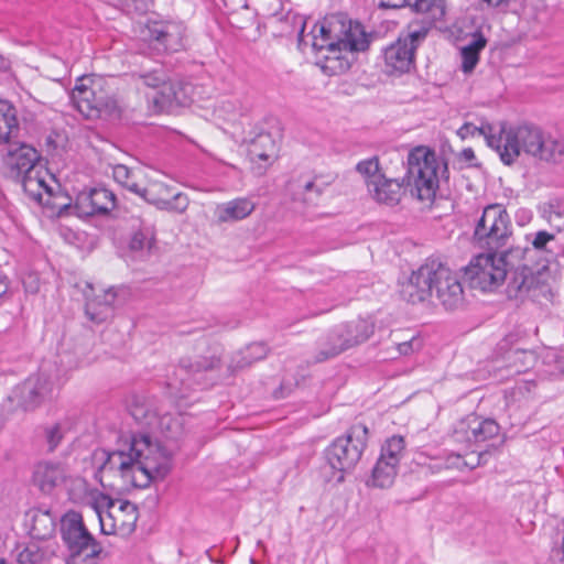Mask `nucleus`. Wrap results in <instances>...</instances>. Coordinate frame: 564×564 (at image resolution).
<instances>
[{
    "instance_id": "obj_1",
    "label": "nucleus",
    "mask_w": 564,
    "mask_h": 564,
    "mask_svg": "<svg viewBox=\"0 0 564 564\" xmlns=\"http://www.w3.org/2000/svg\"><path fill=\"white\" fill-rule=\"evenodd\" d=\"M498 139L496 152L505 165H512L521 153L547 162L555 158V143L546 141L543 131L532 123L508 126L500 122Z\"/></svg>"
},
{
    "instance_id": "obj_58",
    "label": "nucleus",
    "mask_w": 564,
    "mask_h": 564,
    "mask_svg": "<svg viewBox=\"0 0 564 564\" xmlns=\"http://www.w3.org/2000/svg\"><path fill=\"white\" fill-rule=\"evenodd\" d=\"M132 415L135 420H141V417H145L147 415L143 413V410L142 408H139V406H135L133 410H132Z\"/></svg>"
},
{
    "instance_id": "obj_31",
    "label": "nucleus",
    "mask_w": 564,
    "mask_h": 564,
    "mask_svg": "<svg viewBox=\"0 0 564 564\" xmlns=\"http://www.w3.org/2000/svg\"><path fill=\"white\" fill-rule=\"evenodd\" d=\"M256 208L249 198H236L217 207L216 215L220 223H232L248 217Z\"/></svg>"
},
{
    "instance_id": "obj_9",
    "label": "nucleus",
    "mask_w": 564,
    "mask_h": 564,
    "mask_svg": "<svg viewBox=\"0 0 564 564\" xmlns=\"http://www.w3.org/2000/svg\"><path fill=\"white\" fill-rule=\"evenodd\" d=\"M465 276L471 289L481 291L498 288L507 278L506 268L499 265L491 251L476 256L465 269Z\"/></svg>"
},
{
    "instance_id": "obj_34",
    "label": "nucleus",
    "mask_w": 564,
    "mask_h": 564,
    "mask_svg": "<svg viewBox=\"0 0 564 564\" xmlns=\"http://www.w3.org/2000/svg\"><path fill=\"white\" fill-rule=\"evenodd\" d=\"M457 134L463 140L476 134L484 135L489 148L496 151L497 147H499V127L497 128L489 122H481L480 126H477L473 122H465L457 130Z\"/></svg>"
},
{
    "instance_id": "obj_43",
    "label": "nucleus",
    "mask_w": 564,
    "mask_h": 564,
    "mask_svg": "<svg viewBox=\"0 0 564 564\" xmlns=\"http://www.w3.org/2000/svg\"><path fill=\"white\" fill-rule=\"evenodd\" d=\"M112 175L116 182L144 199H147L148 195L152 194V188H140L139 185L132 181L131 170L123 164L116 165L112 170Z\"/></svg>"
},
{
    "instance_id": "obj_48",
    "label": "nucleus",
    "mask_w": 564,
    "mask_h": 564,
    "mask_svg": "<svg viewBox=\"0 0 564 564\" xmlns=\"http://www.w3.org/2000/svg\"><path fill=\"white\" fill-rule=\"evenodd\" d=\"M497 447L494 444L487 445V447L482 451H473L468 455V459H463L459 455L457 456L458 460H462V464L470 469L485 464L487 462V456L495 452Z\"/></svg>"
},
{
    "instance_id": "obj_19",
    "label": "nucleus",
    "mask_w": 564,
    "mask_h": 564,
    "mask_svg": "<svg viewBox=\"0 0 564 564\" xmlns=\"http://www.w3.org/2000/svg\"><path fill=\"white\" fill-rule=\"evenodd\" d=\"M422 37H397L384 50V62L389 73L403 74L414 64V53Z\"/></svg>"
},
{
    "instance_id": "obj_18",
    "label": "nucleus",
    "mask_w": 564,
    "mask_h": 564,
    "mask_svg": "<svg viewBox=\"0 0 564 564\" xmlns=\"http://www.w3.org/2000/svg\"><path fill=\"white\" fill-rule=\"evenodd\" d=\"M115 205L116 198L112 192L106 188H90L77 195L74 209L79 217H90L108 214Z\"/></svg>"
},
{
    "instance_id": "obj_7",
    "label": "nucleus",
    "mask_w": 564,
    "mask_h": 564,
    "mask_svg": "<svg viewBox=\"0 0 564 564\" xmlns=\"http://www.w3.org/2000/svg\"><path fill=\"white\" fill-rule=\"evenodd\" d=\"M37 160V151L24 143L11 144L3 156V163L10 169L12 177L21 182L24 191L30 193H34L35 188L47 189L44 180L39 176Z\"/></svg>"
},
{
    "instance_id": "obj_50",
    "label": "nucleus",
    "mask_w": 564,
    "mask_h": 564,
    "mask_svg": "<svg viewBox=\"0 0 564 564\" xmlns=\"http://www.w3.org/2000/svg\"><path fill=\"white\" fill-rule=\"evenodd\" d=\"M269 348L264 343H252L246 348V364L261 360L268 355Z\"/></svg>"
},
{
    "instance_id": "obj_54",
    "label": "nucleus",
    "mask_w": 564,
    "mask_h": 564,
    "mask_svg": "<svg viewBox=\"0 0 564 564\" xmlns=\"http://www.w3.org/2000/svg\"><path fill=\"white\" fill-rule=\"evenodd\" d=\"M412 345V340L400 343L398 350L401 355H409L413 350Z\"/></svg>"
},
{
    "instance_id": "obj_28",
    "label": "nucleus",
    "mask_w": 564,
    "mask_h": 564,
    "mask_svg": "<svg viewBox=\"0 0 564 564\" xmlns=\"http://www.w3.org/2000/svg\"><path fill=\"white\" fill-rule=\"evenodd\" d=\"M405 191L404 184L397 178L382 177L380 181L371 182L368 192L371 197L380 203L394 206L400 203Z\"/></svg>"
},
{
    "instance_id": "obj_13",
    "label": "nucleus",
    "mask_w": 564,
    "mask_h": 564,
    "mask_svg": "<svg viewBox=\"0 0 564 564\" xmlns=\"http://www.w3.org/2000/svg\"><path fill=\"white\" fill-rule=\"evenodd\" d=\"M434 269L432 296L435 295L445 310H457L464 302V291L457 274L438 259H435Z\"/></svg>"
},
{
    "instance_id": "obj_22",
    "label": "nucleus",
    "mask_w": 564,
    "mask_h": 564,
    "mask_svg": "<svg viewBox=\"0 0 564 564\" xmlns=\"http://www.w3.org/2000/svg\"><path fill=\"white\" fill-rule=\"evenodd\" d=\"M286 192L293 202L311 207L318 205L324 186L317 184L316 177L300 175L288 183Z\"/></svg>"
},
{
    "instance_id": "obj_42",
    "label": "nucleus",
    "mask_w": 564,
    "mask_h": 564,
    "mask_svg": "<svg viewBox=\"0 0 564 564\" xmlns=\"http://www.w3.org/2000/svg\"><path fill=\"white\" fill-rule=\"evenodd\" d=\"M129 247L131 251L140 252L142 258L150 256L155 248L154 234L150 229H141L134 232Z\"/></svg>"
},
{
    "instance_id": "obj_12",
    "label": "nucleus",
    "mask_w": 564,
    "mask_h": 564,
    "mask_svg": "<svg viewBox=\"0 0 564 564\" xmlns=\"http://www.w3.org/2000/svg\"><path fill=\"white\" fill-rule=\"evenodd\" d=\"M403 449V437L389 438L381 448L380 457L372 468L371 478L367 484L377 488L390 487L395 479Z\"/></svg>"
},
{
    "instance_id": "obj_8",
    "label": "nucleus",
    "mask_w": 564,
    "mask_h": 564,
    "mask_svg": "<svg viewBox=\"0 0 564 564\" xmlns=\"http://www.w3.org/2000/svg\"><path fill=\"white\" fill-rule=\"evenodd\" d=\"M62 539L73 557L85 554V561L95 560L102 551L99 542L84 524L79 512L68 511L61 521Z\"/></svg>"
},
{
    "instance_id": "obj_30",
    "label": "nucleus",
    "mask_w": 564,
    "mask_h": 564,
    "mask_svg": "<svg viewBox=\"0 0 564 564\" xmlns=\"http://www.w3.org/2000/svg\"><path fill=\"white\" fill-rule=\"evenodd\" d=\"M491 252L495 253L499 265L506 268V275H508L509 271L521 270L522 265H529L527 256L532 252V249L528 246L514 245L512 239L508 246Z\"/></svg>"
},
{
    "instance_id": "obj_55",
    "label": "nucleus",
    "mask_w": 564,
    "mask_h": 564,
    "mask_svg": "<svg viewBox=\"0 0 564 564\" xmlns=\"http://www.w3.org/2000/svg\"><path fill=\"white\" fill-rule=\"evenodd\" d=\"M10 66V59L0 52V72H7Z\"/></svg>"
},
{
    "instance_id": "obj_3",
    "label": "nucleus",
    "mask_w": 564,
    "mask_h": 564,
    "mask_svg": "<svg viewBox=\"0 0 564 564\" xmlns=\"http://www.w3.org/2000/svg\"><path fill=\"white\" fill-rule=\"evenodd\" d=\"M440 171L447 174V163L434 150L420 145L406 159V173L402 178L405 189L421 202H433L438 189Z\"/></svg>"
},
{
    "instance_id": "obj_16",
    "label": "nucleus",
    "mask_w": 564,
    "mask_h": 564,
    "mask_svg": "<svg viewBox=\"0 0 564 564\" xmlns=\"http://www.w3.org/2000/svg\"><path fill=\"white\" fill-rule=\"evenodd\" d=\"M129 445L130 438L122 443L116 451L98 449L94 453V459L100 462L95 477L102 486H105L102 476L106 471L117 473L121 478L128 475L127 473L134 460V451H130Z\"/></svg>"
},
{
    "instance_id": "obj_61",
    "label": "nucleus",
    "mask_w": 564,
    "mask_h": 564,
    "mask_svg": "<svg viewBox=\"0 0 564 564\" xmlns=\"http://www.w3.org/2000/svg\"><path fill=\"white\" fill-rule=\"evenodd\" d=\"M557 552L558 553L562 552L564 554V540L562 541L560 547L557 549ZM563 558H564V556L561 560H563Z\"/></svg>"
},
{
    "instance_id": "obj_20",
    "label": "nucleus",
    "mask_w": 564,
    "mask_h": 564,
    "mask_svg": "<svg viewBox=\"0 0 564 564\" xmlns=\"http://www.w3.org/2000/svg\"><path fill=\"white\" fill-rule=\"evenodd\" d=\"M69 478L65 464L53 460H41L33 467L32 481L41 492L52 494Z\"/></svg>"
},
{
    "instance_id": "obj_40",
    "label": "nucleus",
    "mask_w": 564,
    "mask_h": 564,
    "mask_svg": "<svg viewBox=\"0 0 564 564\" xmlns=\"http://www.w3.org/2000/svg\"><path fill=\"white\" fill-rule=\"evenodd\" d=\"M486 37H475V40L460 48L462 70L465 74L471 73L479 62L480 52L486 47Z\"/></svg>"
},
{
    "instance_id": "obj_63",
    "label": "nucleus",
    "mask_w": 564,
    "mask_h": 564,
    "mask_svg": "<svg viewBox=\"0 0 564 564\" xmlns=\"http://www.w3.org/2000/svg\"><path fill=\"white\" fill-rule=\"evenodd\" d=\"M409 35L416 36V35H421V33H420V32H417V31H414V32L409 33Z\"/></svg>"
},
{
    "instance_id": "obj_27",
    "label": "nucleus",
    "mask_w": 564,
    "mask_h": 564,
    "mask_svg": "<svg viewBox=\"0 0 564 564\" xmlns=\"http://www.w3.org/2000/svg\"><path fill=\"white\" fill-rule=\"evenodd\" d=\"M518 340V336L509 334L498 344V349L506 355V359L509 366L514 369L516 372L521 373L529 370L535 360L533 351L524 348H514L513 345Z\"/></svg>"
},
{
    "instance_id": "obj_57",
    "label": "nucleus",
    "mask_w": 564,
    "mask_h": 564,
    "mask_svg": "<svg viewBox=\"0 0 564 564\" xmlns=\"http://www.w3.org/2000/svg\"><path fill=\"white\" fill-rule=\"evenodd\" d=\"M482 2H486L490 7H502L507 6L510 0H482Z\"/></svg>"
},
{
    "instance_id": "obj_32",
    "label": "nucleus",
    "mask_w": 564,
    "mask_h": 564,
    "mask_svg": "<svg viewBox=\"0 0 564 564\" xmlns=\"http://www.w3.org/2000/svg\"><path fill=\"white\" fill-rule=\"evenodd\" d=\"M191 417L188 415L177 413H165L156 419L158 429L163 437L170 441L181 440L187 432Z\"/></svg>"
},
{
    "instance_id": "obj_5",
    "label": "nucleus",
    "mask_w": 564,
    "mask_h": 564,
    "mask_svg": "<svg viewBox=\"0 0 564 564\" xmlns=\"http://www.w3.org/2000/svg\"><path fill=\"white\" fill-rule=\"evenodd\" d=\"M369 430L362 423L351 425L345 435L337 437L325 451L329 466L341 474L352 470L360 460L368 443ZM340 475L338 480H343Z\"/></svg>"
},
{
    "instance_id": "obj_53",
    "label": "nucleus",
    "mask_w": 564,
    "mask_h": 564,
    "mask_svg": "<svg viewBox=\"0 0 564 564\" xmlns=\"http://www.w3.org/2000/svg\"><path fill=\"white\" fill-rule=\"evenodd\" d=\"M147 28L149 30V35H167V31L163 28L162 24L154 22L152 26L147 24Z\"/></svg>"
},
{
    "instance_id": "obj_25",
    "label": "nucleus",
    "mask_w": 564,
    "mask_h": 564,
    "mask_svg": "<svg viewBox=\"0 0 564 564\" xmlns=\"http://www.w3.org/2000/svg\"><path fill=\"white\" fill-rule=\"evenodd\" d=\"M321 35H372L359 20L343 12L326 15L319 23Z\"/></svg>"
},
{
    "instance_id": "obj_36",
    "label": "nucleus",
    "mask_w": 564,
    "mask_h": 564,
    "mask_svg": "<svg viewBox=\"0 0 564 564\" xmlns=\"http://www.w3.org/2000/svg\"><path fill=\"white\" fill-rule=\"evenodd\" d=\"M142 53L152 56L177 52L183 47L180 37H143Z\"/></svg>"
},
{
    "instance_id": "obj_29",
    "label": "nucleus",
    "mask_w": 564,
    "mask_h": 564,
    "mask_svg": "<svg viewBox=\"0 0 564 564\" xmlns=\"http://www.w3.org/2000/svg\"><path fill=\"white\" fill-rule=\"evenodd\" d=\"M116 299L117 293L113 289H108L102 294L87 299L85 305L86 316L96 324L107 322L113 315Z\"/></svg>"
},
{
    "instance_id": "obj_60",
    "label": "nucleus",
    "mask_w": 564,
    "mask_h": 564,
    "mask_svg": "<svg viewBox=\"0 0 564 564\" xmlns=\"http://www.w3.org/2000/svg\"><path fill=\"white\" fill-rule=\"evenodd\" d=\"M484 30L482 28H479L478 30L474 31V32H470V33H467L466 35H475V36H478V35H484Z\"/></svg>"
},
{
    "instance_id": "obj_10",
    "label": "nucleus",
    "mask_w": 564,
    "mask_h": 564,
    "mask_svg": "<svg viewBox=\"0 0 564 564\" xmlns=\"http://www.w3.org/2000/svg\"><path fill=\"white\" fill-rule=\"evenodd\" d=\"M193 85L180 78L167 79L158 90L148 96L149 108L154 113L172 112L193 100Z\"/></svg>"
},
{
    "instance_id": "obj_59",
    "label": "nucleus",
    "mask_w": 564,
    "mask_h": 564,
    "mask_svg": "<svg viewBox=\"0 0 564 564\" xmlns=\"http://www.w3.org/2000/svg\"><path fill=\"white\" fill-rule=\"evenodd\" d=\"M285 389H286V388H285V386L282 383V384L280 386L279 391H276V392H275L276 398H283V397L285 395V393H284V390H285Z\"/></svg>"
},
{
    "instance_id": "obj_21",
    "label": "nucleus",
    "mask_w": 564,
    "mask_h": 564,
    "mask_svg": "<svg viewBox=\"0 0 564 564\" xmlns=\"http://www.w3.org/2000/svg\"><path fill=\"white\" fill-rule=\"evenodd\" d=\"M74 107L87 119L99 118L109 107V101L85 85H76L70 93Z\"/></svg>"
},
{
    "instance_id": "obj_47",
    "label": "nucleus",
    "mask_w": 564,
    "mask_h": 564,
    "mask_svg": "<svg viewBox=\"0 0 564 564\" xmlns=\"http://www.w3.org/2000/svg\"><path fill=\"white\" fill-rule=\"evenodd\" d=\"M133 77L140 80L144 86L156 90L169 79L167 74L162 67L150 72L134 73Z\"/></svg>"
},
{
    "instance_id": "obj_41",
    "label": "nucleus",
    "mask_w": 564,
    "mask_h": 564,
    "mask_svg": "<svg viewBox=\"0 0 564 564\" xmlns=\"http://www.w3.org/2000/svg\"><path fill=\"white\" fill-rule=\"evenodd\" d=\"M153 191L154 187H152V192ZM145 200L155 205L160 209L174 212L177 214H183L189 205L188 197L181 192L174 194L171 198H158L152 193L148 195Z\"/></svg>"
},
{
    "instance_id": "obj_24",
    "label": "nucleus",
    "mask_w": 564,
    "mask_h": 564,
    "mask_svg": "<svg viewBox=\"0 0 564 564\" xmlns=\"http://www.w3.org/2000/svg\"><path fill=\"white\" fill-rule=\"evenodd\" d=\"M352 339H347L345 328L341 324L334 326L317 343V351L314 355V362L319 364L335 358L345 350L351 348Z\"/></svg>"
},
{
    "instance_id": "obj_35",
    "label": "nucleus",
    "mask_w": 564,
    "mask_h": 564,
    "mask_svg": "<svg viewBox=\"0 0 564 564\" xmlns=\"http://www.w3.org/2000/svg\"><path fill=\"white\" fill-rule=\"evenodd\" d=\"M531 245L533 248L532 250L545 253L544 260L546 264L543 269L550 270L553 263L557 264L558 252L556 251L557 248H554V245H556V238L553 234L545 230L538 231L534 235ZM558 250L562 251V248L558 247Z\"/></svg>"
},
{
    "instance_id": "obj_2",
    "label": "nucleus",
    "mask_w": 564,
    "mask_h": 564,
    "mask_svg": "<svg viewBox=\"0 0 564 564\" xmlns=\"http://www.w3.org/2000/svg\"><path fill=\"white\" fill-rule=\"evenodd\" d=\"M129 449L134 451V460L128 475H124L122 479L133 487L145 488L152 479L164 478L170 473L172 452L159 442L153 443L149 434H132Z\"/></svg>"
},
{
    "instance_id": "obj_39",
    "label": "nucleus",
    "mask_w": 564,
    "mask_h": 564,
    "mask_svg": "<svg viewBox=\"0 0 564 564\" xmlns=\"http://www.w3.org/2000/svg\"><path fill=\"white\" fill-rule=\"evenodd\" d=\"M512 274L508 282L510 296H518L528 293L535 282L533 271L529 265H522L521 270L509 271Z\"/></svg>"
},
{
    "instance_id": "obj_26",
    "label": "nucleus",
    "mask_w": 564,
    "mask_h": 564,
    "mask_svg": "<svg viewBox=\"0 0 564 564\" xmlns=\"http://www.w3.org/2000/svg\"><path fill=\"white\" fill-rule=\"evenodd\" d=\"M221 366V349L218 345L209 346L207 351L193 358H183L180 369L191 376L219 369Z\"/></svg>"
},
{
    "instance_id": "obj_62",
    "label": "nucleus",
    "mask_w": 564,
    "mask_h": 564,
    "mask_svg": "<svg viewBox=\"0 0 564 564\" xmlns=\"http://www.w3.org/2000/svg\"><path fill=\"white\" fill-rule=\"evenodd\" d=\"M26 290L28 291H31V292H36L37 291V286H26Z\"/></svg>"
},
{
    "instance_id": "obj_15",
    "label": "nucleus",
    "mask_w": 564,
    "mask_h": 564,
    "mask_svg": "<svg viewBox=\"0 0 564 564\" xmlns=\"http://www.w3.org/2000/svg\"><path fill=\"white\" fill-rule=\"evenodd\" d=\"M499 433L500 426L495 420L471 414L457 423L453 436L459 443L478 444L499 436Z\"/></svg>"
},
{
    "instance_id": "obj_17",
    "label": "nucleus",
    "mask_w": 564,
    "mask_h": 564,
    "mask_svg": "<svg viewBox=\"0 0 564 564\" xmlns=\"http://www.w3.org/2000/svg\"><path fill=\"white\" fill-rule=\"evenodd\" d=\"M51 391L52 383L44 375L30 376L13 390L22 412L33 411L39 408Z\"/></svg>"
},
{
    "instance_id": "obj_4",
    "label": "nucleus",
    "mask_w": 564,
    "mask_h": 564,
    "mask_svg": "<svg viewBox=\"0 0 564 564\" xmlns=\"http://www.w3.org/2000/svg\"><path fill=\"white\" fill-rule=\"evenodd\" d=\"M297 37V46L304 51L311 46L315 55V64L328 76L347 72L354 54L369 48L371 37Z\"/></svg>"
},
{
    "instance_id": "obj_38",
    "label": "nucleus",
    "mask_w": 564,
    "mask_h": 564,
    "mask_svg": "<svg viewBox=\"0 0 564 564\" xmlns=\"http://www.w3.org/2000/svg\"><path fill=\"white\" fill-rule=\"evenodd\" d=\"M341 327L345 328L347 339H352L350 347L366 341L375 332V323L366 318L341 323Z\"/></svg>"
},
{
    "instance_id": "obj_64",
    "label": "nucleus",
    "mask_w": 564,
    "mask_h": 564,
    "mask_svg": "<svg viewBox=\"0 0 564 564\" xmlns=\"http://www.w3.org/2000/svg\"><path fill=\"white\" fill-rule=\"evenodd\" d=\"M0 564H6V561L4 560H0Z\"/></svg>"
},
{
    "instance_id": "obj_44",
    "label": "nucleus",
    "mask_w": 564,
    "mask_h": 564,
    "mask_svg": "<svg viewBox=\"0 0 564 564\" xmlns=\"http://www.w3.org/2000/svg\"><path fill=\"white\" fill-rule=\"evenodd\" d=\"M356 170L359 174H361L365 180L367 187L369 188V184L373 181H380L384 175L381 173L379 158L372 156L367 160L360 161L356 165Z\"/></svg>"
},
{
    "instance_id": "obj_49",
    "label": "nucleus",
    "mask_w": 564,
    "mask_h": 564,
    "mask_svg": "<svg viewBox=\"0 0 564 564\" xmlns=\"http://www.w3.org/2000/svg\"><path fill=\"white\" fill-rule=\"evenodd\" d=\"M19 413H23L21 405L18 403V398L12 391L10 395L2 402L0 414L3 421H10Z\"/></svg>"
},
{
    "instance_id": "obj_6",
    "label": "nucleus",
    "mask_w": 564,
    "mask_h": 564,
    "mask_svg": "<svg viewBox=\"0 0 564 564\" xmlns=\"http://www.w3.org/2000/svg\"><path fill=\"white\" fill-rule=\"evenodd\" d=\"M473 238L487 251L508 246L512 240V224L507 209L500 204L486 206L475 225Z\"/></svg>"
},
{
    "instance_id": "obj_52",
    "label": "nucleus",
    "mask_w": 564,
    "mask_h": 564,
    "mask_svg": "<svg viewBox=\"0 0 564 564\" xmlns=\"http://www.w3.org/2000/svg\"><path fill=\"white\" fill-rule=\"evenodd\" d=\"M459 159L469 164V166H476L477 164L473 163L476 160L475 152L471 148H466L459 153Z\"/></svg>"
},
{
    "instance_id": "obj_11",
    "label": "nucleus",
    "mask_w": 564,
    "mask_h": 564,
    "mask_svg": "<svg viewBox=\"0 0 564 564\" xmlns=\"http://www.w3.org/2000/svg\"><path fill=\"white\" fill-rule=\"evenodd\" d=\"M193 85L180 78L167 79L158 90L148 96L149 108L154 113L172 112L193 100Z\"/></svg>"
},
{
    "instance_id": "obj_14",
    "label": "nucleus",
    "mask_w": 564,
    "mask_h": 564,
    "mask_svg": "<svg viewBox=\"0 0 564 564\" xmlns=\"http://www.w3.org/2000/svg\"><path fill=\"white\" fill-rule=\"evenodd\" d=\"M435 259H427L417 270L400 283L399 293L402 300L416 304L432 297L433 275H435Z\"/></svg>"
},
{
    "instance_id": "obj_23",
    "label": "nucleus",
    "mask_w": 564,
    "mask_h": 564,
    "mask_svg": "<svg viewBox=\"0 0 564 564\" xmlns=\"http://www.w3.org/2000/svg\"><path fill=\"white\" fill-rule=\"evenodd\" d=\"M100 501L107 506L108 514L113 520V525L123 533H131L138 520V508L128 500H112L106 495H100Z\"/></svg>"
},
{
    "instance_id": "obj_46",
    "label": "nucleus",
    "mask_w": 564,
    "mask_h": 564,
    "mask_svg": "<svg viewBox=\"0 0 564 564\" xmlns=\"http://www.w3.org/2000/svg\"><path fill=\"white\" fill-rule=\"evenodd\" d=\"M436 0H379V7L398 9L404 6L411 7L415 12H427L435 4Z\"/></svg>"
},
{
    "instance_id": "obj_37",
    "label": "nucleus",
    "mask_w": 564,
    "mask_h": 564,
    "mask_svg": "<svg viewBox=\"0 0 564 564\" xmlns=\"http://www.w3.org/2000/svg\"><path fill=\"white\" fill-rule=\"evenodd\" d=\"M19 131L15 108L6 100H0V144L8 143L14 132Z\"/></svg>"
},
{
    "instance_id": "obj_45",
    "label": "nucleus",
    "mask_w": 564,
    "mask_h": 564,
    "mask_svg": "<svg viewBox=\"0 0 564 564\" xmlns=\"http://www.w3.org/2000/svg\"><path fill=\"white\" fill-rule=\"evenodd\" d=\"M42 436L47 447V453H54L62 443L65 431L61 423L47 424L42 427Z\"/></svg>"
},
{
    "instance_id": "obj_56",
    "label": "nucleus",
    "mask_w": 564,
    "mask_h": 564,
    "mask_svg": "<svg viewBox=\"0 0 564 564\" xmlns=\"http://www.w3.org/2000/svg\"><path fill=\"white\" fill-rule=\"evenodd\" d=\"M9 284L7 278L0 276V297L7 294Z\"/></svg>"
},
{
    "instance_id": "obj_33",
    "label": "nucleus",
    "mask_w": 564,
    "mask_h": 564,
    "mask_svg": "<svg viewBox=\"0 0 564 564\" xmlns=\"http://www.w3.org/2000/svg\"><path fill=\"white\" fill-rule=\"evenodd\" d=\"M278 145L269 132L258 133L250 142L248 153L252 161H269L276 155Z\"/></svg>"
},
{
    "instance_id": "obj_51",
    "label": "nucleus",
    "mask_w": 564,
    "mask_h": 564,
    "mask_svg": "<svg viewBox=\"0 0 564 564\" xmlns=\"http://www.w3.org/2000/svg\"><path fill=\"white\" fill-rule=\"evenodd\" d=\"M42 560V554L36 545H30L20 551L17 561L20 564H35Z\"/></svg>"
}]
</instances>
